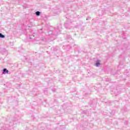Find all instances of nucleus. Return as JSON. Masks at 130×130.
Instances as JSON below:
<instances>
[{
    "mask_svg": "<svg viewBox=\"0 0 130 130\" xmlns=\"http://www.w3.org/2000/svg\"><path fill=\"white\" fill-rule=\"evenodd\" d=\"M52 91L53 92H55L56 91V89L55 88H53L52 89Z\"/></svg>",
    "mask_w": 130,
    "mask_h": 130,
    "instance_id": "nucleus-10",
    "label": "nucleus"
},
{
    "mask_svg": "<svg viewBox=\"0 0 130 130\" xmlns=\"http://www.w3.org/2000/svg\"><path fill=\"white\" fill-rule=\"evenodd\" d=\"M59 30L58 29H56L55 30V35H57V34H58V32H59Z\"/></svg>",
    "mask_w": 130,
    "mask_h": 130,
    "instance_id": "nucleus-7",
    "label": "nucleus"
},
{
    "mask_svg": "<svg viewBox=\"0 0 130 130\" xmlns=\"http://www.w3.org/2000/svg\"><path fill=\"white\" fill-rule=\"evenodd\" d=\"M1 53L3 55H7L8 54V51H7V50H6V49H2Z\"/></svg>",
    "mask_w": 130,
    "mask_h": 130,
    "instance_id": "nucleus-2",
    "label": "nucleus"
},
{
    "mask_svg": "<svg viewBox=\"0 0 130 130\" xmlns=\"http://www.w3.org/2000/svg\"><path fill=\"white\" fill-rule=\"evenodd\" d=\"M6 36L5 35H3L2 34H1V38H5Z\"/></svg>",
    "mask_w": 130,
    "mask_h": 130,
    "instance_id": "nucleus-9",
    "label": "nucleus"
},
{
    "mask_svg": "<svg viewBox=\"0 0 130 130\" xmlns=\"http://www.w3.org/2000/svg\"><path fill=\"white\" fill-rule=\"evenodd\" d=\"M40 14H41V12H40V11H37L36 12V16H40Z\"/></svg>",
    "mask_w": 130,
    "mask_h": 130,
    "instance_id": "nucleus-6",
    "label": "nucleus"
},
{
    "mask_svg": "<svg viewBox=\"0 0 130 130\" xmlns=\"http://www.w3.org/2000/svg\"><path fill=\"white\" fill-rule=\"evenodd\" d=\"M40 31H42V29H41L40 30Z\"/></svg>",
    "mask_w": 130,
    "mask_h": 130,
    "instance_id": "nucleus-13",
    "label": "nucleus"
},
{
    "mask_svg": "<svg viewBox=\"0 0 130 130\" xmlns=\"http://www.w3.org/2000/svg\"><path fill=\"white\" fill-rule=\"evenodd\" d=\"M34 35H31V34L26 35L27 39L29 40V41H32L33 39H34Z\"/></svg>",
    "mask_w": 130,
    "mask_h": 130,
    "instance_id": "nucleus-1",
    "label": "nucleus"
},
{
    "mask_svg": "<svg viewBox=\"0 0 130 130\" xmlns=\"http://www.w3.org/2000/svg\"><path fill=\"white\" fill-rule=\"evenodd\" d=\"M0 38H1V33H0Z\"/></svg>",
    "mask_w": 130,
    "mask_h": 130,
    "instance_id": "nucleus-15",
    "label": "nucleus"
},
{
    "mask_svg": "<svg viewBox=\"0 0 130 130\" xmlns=\"http://www.w3.org/2000/svg\"><path fill=\"white\" fill-rule=\"evenodd\" d=\"M9 70L7 69L6 68H4L3 70V73L2 75H7L9 74Z\"/></svg>",
    "mask_w": 130,
    "mask_h": 130,
    "instance_id": "nucleus-3",
    "label": "nucleus"
},
{
    "mask_svg": "<svg viewBox=\"0 0 130 130\" xmlns=\"http://www.w3.org/2000/svg\"><path fill=\"white\" fill-rule=\"evenodd\" d=\"M14 120H18V119H19V116L16 115L15 116H14Z\"/></svg>",
    "mask_w": 130,
    "mask_h": 130,
    "instance_id": "nucleus-5",
    "label": "nucleus"
},
{
    "mask_svg": "<svg viewBox=\"0 0 130 130\" xmlns=\"http://www.w3.org/2000/svg\"><path fill=\"white\" fill-rule=\"evenodd\" d=\"M87 21H88V18L86 19Z\"/></svg>",
    "mask_w": 130,
    "mask_h": 130,
    "instance_id": "nucleus-14",
    "label": "nucleus"
},
{
    "mask_svg": "<svg viewBox=\"0 0 130 130\" xmlns=\"http://www.w3.org/2000/svg\"><path fill=\"white\" fill-rule=\"evenodd\" d=\"M8 84H9V83H7V84H6V86H7V88H8V86H8Z\"/></svg>",
    "mask_w": 130,
    "mask_h": 130,
    "instance_id": "nucleus-11",
    "label": "nucleus"
},
{
    "mask_svg": "<svg viewBox=\"0 0 130 130\" xmlns=\"http://www.w3.org/2000/svg\"><path fill=\"white\" fill-rule=\"evenodd\" d=\"M2 87L3 88V89H6V84H2Z\"/></svg>",
    "mask_w": 130,
    "mask_h": 130,
    "instance_id": "nucleus-8",
    "label": "nucleus"
},
{
    "mask_svg": "<svg viewBox=\"0 0 130 130\" xmlns=\"http://www.w3.org/2000/svg\"><path fill=\"white\" fill-rule=\"evenodd\" d=\"M100 60H98L96 61L95 66L96 67H100Z\"/></svg>",
    "mask_w": 130,
    "mask_h": 130,
    "instance_id": "nucleus-4",
    "label": "nucleus"
},
{
    "mask_svg": "<svg viewBox=\"0 0 130 130\" xmlns=\"http://www.w3.org/2000/svg\"><path fill=\"white\" fill-rule=\"evenodd\" d=\"M70 38H72V37H71V36H69V39H70Z\"/></svg>",
    "mask_w": 130,
    "mask_h": 130,
    "instance_id": "nucleus-12",
    "label": "nucleus"
}]
</instances>
